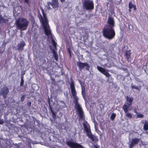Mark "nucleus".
Returning a JSON list of instances; mask_svg holds the SVG:
<instances>
[{"label": "nucleus", "mask_w": 148, "mask_h": 148, "mask_svg": "<svg viewBox=\"0 0 148 148\" xmlns=\"http://www.w3.org/2000/svg\"><path fill=\"white\" fill-rule=\"evenodd\" d=\"M26 45L25 43L23 41H22L20 43H18L17 45L18 50L22 51L24 49V47Z\"/></svg>", "instance_id": "nucleus-16"}, {"label": "nucleus", "mask_w": 148, "mask_h": 148, "mask_svg": "<svg viewBox=\"0 0 148 148\" xmlns=\"http://www.w3.org/2000/svg\"><path fill=\"white\" fill-rule=\"evenodd\" d=\"M107 23L108 25L106 26L114 28L115 26V21L114 18L112 16H109L108 18Z\"/></svg>", "instance_id": "nucleus-10"}, {"label": "nucleus", "mask_w": 148, "mask_h": 148, "mask_svg": "<svg viewBox=\"0 0 148 148\" xmlns=\"http://www.w3.org/2000/svg\"><path fill=\"white\" fill-rule=\"evenodd\" d=\"M4 122L3 120L0 119V124L3 125L4 123Z\"/></svg>", "instance_id": "nucleus-31"}, {"label": "nucleus", "mask_w": 148, "mask_h": 148, "mask_svg": "<svg viewBox=\"0 0 148 148\" xmlns=\"http://www.w3.org/2000/svg\"><path fill=\"white\" fill-rule=\"evenodd\" d=\"M3 53V52H0V53Z\"/></svg>", "instance_id": "nucleus-41"}, {"label": "nucleus", "mask_w": 148, "mask_h": 148, "mask_svg": "<svg viewBox=\"0 0 148 148\" xmlns=\"http://www.w3.org/2000/svg\"><path fill=\"white\" fill-rule=\"evenodd\" d=\"M129 108L127 106L124 105L122 107V109L125 114V116L129 119H131L132 117V114L128 112Z\"/></svg>", "instance_id": "nucleus-11"}, {"label": "nucleus", "mask_w": 148, "mask_h": 148, "mask_svg": "<svg viewBox=\"0 0 148 148\" xmlns=\"http://www.w3.org/2000/svg\"><path fill=\"white\" fill-rule=\"evenodd\" d=\"M48 5H51L53 8H58L59 7L58 0H52L51 2H49Z\"/></svg>", "instance_id": "nucleus-14"}, {"label": "nucleus", "mask_w": 148, "mask_h": 148, "mask_svg": "<svg viewBox=\"0 0 148 148\" xmlns=\"http://www.w3.org/2000/svg\"><path fill=\"white\" fill-rule=\"evenodd\" d=\"M77 64L79 69L82 70L85 67H86V69L87 70H89L90 66L88 63L86 62L83 63L80 62H77Z\"/></svg>", "instance_id": "nucleus-7"}, {"label": "nucleus", "mask_w": 148, "mask_h": 148, "mask_svg": "<svg viewBox=\"0 0 148 148\" xmlns=\"http://www.w3.org/2000/svg\"><path fill=\"white\" fill-rule=\"evenodd\" d=\"M25 2L27 4H28L29 3V0H24Z\"/></svg>", "instance_id": "nucleus-37"}, {"label": "nucleus", "mask_w": 148, "mask_h": 148, "mask_svg": "<svg viewBox=\"0 0 148 148\" xmlns=\"http://www.w3.org/2000/svg\"><path fill=\"white\" fill-rule=\"evenodd\" d=\"M83 7L86 10H92L94 8V3L92 0H85L82 3Z\"/></svg>", "instance_id": "nucleus-6"}, {"label": "nucleus", "mask_w": 148, "mask_h": 148, "mask_svg": "<svg viewBox=\"0 0 148 148\" xmlns=\"http://www.w3.org/2000/svg\"><path fill=\"white\" fill-rule=\"evenodd\" d=\"M133 100V98L132 97L127 96L126 100L127 103H124L122 107H123L125 105L127 106L128 108H129L132 106Z\"/></svg>", "instance_id": "nucleus-13"}, {"label": "nucleus", "mask_w": 148, "mask_h": 148, "mask_svg": "<svg viewBox=\"0 0 148 148\" xmlns=\"http://www.w3.org/2000/svg\"><path fill=\"white\" fill-rule=\"evenodd\" d=\"M67 51L70 57V58H71V50L69 47L68 48Z\"/></svg>", "instance_id": "nucleus-28"}, {"label": "nucleus", "mask_w": 148, "mask_h": 148, "mask_svg": "<svg viewBox=\"0 0 148 148\" xmlns=\"http://www.w3.org/2000/svg\"><path fill=\"white\" fill-rule=\"evenodd\" d=\"M53 118L54 119H55L56 118V113L54 112V111L51 112Z\"/></svg>", "instance_id": "nucleus-27"}, {"label": "nucleus", "mask_w": 148, "mask_h": 148, "mask_svg": "<svg viewBox=\"0 0 148 148\" xmlns=\"http://www.w3.org/2000/svg\"><path fill=\"white\" fill-rule=\"evenodd\" d=\"M15 23L18 29L24 30L28 26L29 21L26 18H21L18 19Z\"/></svg>", "instance_id": "nucleus-4"}, {"label": "nucleus", "mask_w": 148, "mask_h": 148, "mask_svg": "<svg viewBox=\"0 0 148 148\" xmlns=\"http://www.w3.org/2000/svg\"><path fill=\"white\" fill-rule=\"evenodd\" d=\"M53 80H55V79H53Z\"/></svg>", "instance_id": "nucleus-40"}, {"label": "nucleus", "mask_w": 148, "mask_h": 148, "mask_svg": "<svg viewBox=\"0 0 148 148\" xmlns=\"http://www.w3.org/2000/svg\"><path fill=\"white\" fill-rule=\"evenodd\" d=\"M9 92V89L7 87H3L1 89V93L4 99L7 98V95Z\"/></svg>", "instance_id": "nucleus-12"}, {"label": "nucleus", "mask_w": 148, "mask_h": 148, "mask_svg": "<svg viewBox=\"0 0 148 148\" xmlns=\"http://www.w3.org/2000/svg\"><path fill=\"white\" fill-rule=\"evenodd\" d=\"M66 144L71 148H84L80 144L71 141L67 142Z\"/></svg>", "instance_id": "nucleus-8"}, {"label": "nucleus", "mask_w": 148, "mask_h": 148, "mask_svg": "<svg viewBox=\"0 0 148 148\" xmlns=\"http://www.w3.org/2000/svg\"><path fill=\"white\" fill-rule=\"evenodd\" d=\"M116 115L115 113H112L110 117V119L112 121L114 120L116 116Z\"/></svg>", "instance_id": "nucleus-23"}, {"label": "nucleus", "mask_w": 148, "mask_h": 148, "mask_svg": "<svg viewBox=\"0 0 148 148\" xmlns=\"http://www.w3.org/2000/svg\"><path fill=\"white\" fill-rule=\"evenodd\" d=\"M130 51V50H127L125 53V58L128 62L129 61V59L131 58Z\"/></svg>", "instance_id": "nucleus-17"}, {"label": "nucleus", "mask_w": 148, "mask_h": 148, "mask_svg": "<svg viewBox=\"0 0 148 148\" xmlns=\"http://www.w3.org/2000/svg\"><path fill=\"white\" fill-rule=\"evenodd\" d=\"M65 0H60L62 2H63L65 1Z\"/></svg>", "instance_id": "nucleus-39"}, {"label": "nucleus", "mask_w": 148, "mask_h": 148, "mask_svg": "<svg viewBox=\"0 0 148 148\" xmlns=\"http://www.w3.org/2000/svg\"><path fill=\"white\" fill-rule=\"evenodd\" d=\"M134 5L132 4V2L130 1L129 3V10H131L133 8Z\"/></svg>", "instance_id": "nucleus-25"}, {"label": "nucleus", "mask_w": 148, "mask_h": 148, "mask_svg": "<svg viewBox=\"0 0 148 148\" xmlns=\"http://www.w3.org/2000/svg\"><path fill=\"white\" fill-rule=\"evenodd\" d=\"M134 113H136L137 114L138 113V112H137V109H134Z\"/></svg>", "instance_id": "nucleus-33"}, {"label": "nucleus", "mask_w": 148, "mask_h": 148, "mask_svg": "<svg viewBox=\"0 0 148 148\" xmlns=\"http://www.w3.org/2000/svg\"><path fill=\"white\" fill-rule=\"evenodd\" d=\"M25 95H23L22 96V97H21V102H23V101H24V100H25Z\"/></svg>", "instance_id": "nucleus-30"}, {"label": "nucleus", "mask_w": 148, "mask_h": 148, "mask_svg": "<svg viewBox=\"0 0 148 148\" xmlns=\"http://www.w3.org/2000/svg\"><path fill=\"white\" fill-rule=\"evenodd\" d=\"M7 20L4 19L1 15H0V23H5L7 22Z\"/></svg>", "instance_id": "nucleus-22"}, {"label": "nucleus", "mask_w": 148, "mask_h": 148, "mask_svg": "<svg viewBox=\"0 0 148 148\" xmlns=\"http://www.w3.org/2000/svg\"><path fill=\"white\" fill-rule=\"evenodd\" d=\"M51 51L53 54V56L54 59L56 61H58V56L57 52L53 49H51Z\"/></svg>", "instance_id": "nucleus-18"}, {"label": "nucleus", "mask_w": 148, "mask_h": 148, "mask_svg": "<svg viewBox=\"0 0 148 148\" xmlns=\"http://www.w3.org/2000/svg\"><path fill=\"white\" fill-rule=\"evenodd\" d=\"M42 11L43 17L40 14V21L42 22V26L44 29L45 33L48 36L49 35L51 36L52 34L46 14L43 10H42Z\"/></svg>", "instance_id": "nucleus-2"}, {"label": "nucleus", "mask_w": 148, "mask_h": 148, "mask_svg": "<svg viewBox=\"0 0 148 148\" xmlns=\"http://www.w3.org/2000/svg\"><path fill=\"white\" fill-rule=\"evenodd\" d=\"M143 129L145 131H147L148 130V121H145Z\"/></svg>", "instance_id": "nucleus-19"}, {"label": "nucleus", "mask_w": 148, "mask_h": 148, "mask_svg": "<svg viewBox=\"0 0 148 148\" xmlns=\"http://www.w3.org/2000/svg\"><path fill=\"white\" fill-rule=\"evenodd\" d=\"M82 94L83 98L85 99L86 95L85 90H82Z\"/></svg>", "instance_id": "nucleus-26"}, {"label": "nucleus", "mask_w": 148, "mask_h": 148, "mask_svg": "<svg viewBox=\"0 0 148 148\" xmlns=\"http://www.w3.org/2000/svg\"><path fill=\"white\" fill-rule=\"evenodd\" d=\"M82 90H85V88L84 86H82L81 88Z\"/></svg>", "instance_id": "nucleus-35"}, {"label": "nucleus", "mask_w": 148, "mask_h": 148, "mask_svg": "<svg viewBox=\"0 0 148 148\" xmlns=\"http://www.w3.org/2000/svg\"><path fill=\"white\" fill-rule=\"evenodd\" d=\"M27 105L29 106H30L31 105V102H29L28 103H27Z\"/></svg>", "instance_id": "nucleus-36"}, {"label": "nucleus", "mask_w": 148, "mask_h": 148, "mask_svg": "<svg viewBox=\"0 0 148 148\" xmlns=\"http://www.w3.org/2000/svg\"><path fill=\"white\" fill-rule=\"evenodd\" d=\"M49 109L50 110V111L51 112H53L51 106L49 104Z\"/></svg>", "instance_id": "nucleus-32"}, {"label": "nucleus", "mask_w": 148, "mask_h": 148, "mask_svg": "<svg viewBox=\"0 0 148 148\" xmlns=\"http://www.w3.org/2000/svg\"><path fill=\"white\" fill-rule=\"evenodd\" d=\"M140 141L139 138H135L132 139L129 146V148H132L134 145L137 144Z\"/></svg>", "instance_id": "nucleus-15"}, {"label": "nucleus", "mask_w": 148, "mask_h": 148, "mask_svg": "<svg viewBox=\"0 0 148 148\" xmlns=\"http://www.w3.org/2000/svg\"><path fill=\"white\" fill-rule=\"evenodd\" d=\"M129 10V11H130V10Z\"/></svg>", "instance_id": "nucleus-42"}, {"label": "nucleus", "mask_w": 148, "mask_h": 148, "mask_svg": "<svg viewBox=\"0 0 148 148\" xmlns=\"http://www.w3.org/2000/svg\"><path fill=\"white\" fill-rule=\"evenodd\" d=\"M133 7L134 8V10H136V6L135 5H134Z\"/></svg>", "instance_id": "nucleus-38"}, {"label": "nucleus", "mask_w": 148, "mask_h": 148, "mask_svg": "<svg viewBox=\"0 0 148 148\" xmlns=\"http://www.w3.org/2000/svg\"><path fill=\"white\" fill-rule=\"evenodd\" d=\"M25 74V71H23V72L22 73L21 75V77L22 76H23V77H24L23 75Z\"/></svg>", "instance_id": "nucleus-34"}, {"label": "nucleus", "mask_w": 148, "mask_h": 148, "mask_svg": "<svg viewBox=\"0 0 148 148\" xmlns=\"http://www.w3.org/2000/svg\"><path fill=\"white\" fill-rule=\"evenodd\" d=\"M144 116V115L142 114H138L137 115V118H143Z\"/></svg>", "instance_id": "nucleus-29"}, {"label": "nucleus", "mask_w": 148, "mask_h": 148, "mask_svg": "<svg viewBox=\"0 0 148 148\" xmlns=\"http://www.w3.org/2000/svg\"><path fill=\"white\" fill-rule=\"evenodd\" d=\"M131 88L132 89H134L137 90H138L139 91H140V90L141 86H140L138 87L134 86L133 84H132L131 85Z\"/></svg>", "instance_id": "nucleus-20"}, {"label": "nucleus", "mask_w": 148, "mask_h": 148, "mask_svg": "<svg viewBox=\"0 0 148 148\" xmlns=\"http://www.w3.org/2000/svg\"><path fill=\"white\" fill-rule=\"evenodd\" d=\"M84 130L86 133L87 136L91 139V140L94 142L98 140V138L95 136H94L92 134L91 131L90 127L89 124L86 121L84 122L83 123Z\"/></svg>", "instance_id": "nucleus-5"}, {"label": "nucleus", "mask_w": 148, "mask_h": 148, "mask_svg": "<svg viewBox=\"0 0 148 148\" xmlns=\"http://www.w3.org/2000/svg\"><path fill=\"white\" fill-rule=\"evenodd\" d=\"M70 87L71 94L74 98L73 102L75 104V108L78 112V117L81 120H85V117L84 112L82 108L78 103V99L77 96V93L75 89L74 83L73 80L71 81Z\"/></svg>", "instance_id": "nucleus-1"}, {"label": "nucleus", "mask_w": 148, "mask_h": 148, "mask_svg": "<svg viewBox=\"0 0 148 148\" xmlns=\"http://www.w3.org/2000/svg\"><path fill=\"white\" fill-rule=\"evenodd\" d=\"M24 77L23 76L21 77V81L20 84V86H23L24 84V81L23 80Z\"/></svg>", "instance_id": "nucleus-24"}, {"label": "nucleus", "mask_w": 148, "mask_h": 148, "mask_svg": "<svg viewBox=\"0 0 148 148\" xmlns=\"http://www.w3.org/2000/svg\"><path fill=\"white\" fill-rule=\"evenodd\" d=\"M51 42L55 49L56 50H57V43L53 38L51 40Z\"/></svg>", "instance_id": "nucleus-21"}, {"label": "nucleus", "mask_w": 148, "mask_h": 148, "mask_svg": "<svg viewBox=\"0 0 148 148\" xmlns=\"http://www.w3.org/2000/svg\"><path fill=\"white\" fill-rule=\"evenodd\" d=\"M103 36L110 40L114 38L116 33L114 28L105 26L102 32Z\"/></svg>", "instance_id": "nucleus-3"}, {"label": "nucleus", "mask_w": 148, "mask_h": 148, "mask_svg": "<svg viewBox=\"0 0 148 148\" xmlns=\"http://www.w3.org/2000/svg\"><path fill=\"white\" fill-rule=\"evenodd\" d=\"M98 70L104 75L106 77H108L111 76L110 74L108 73V71L106 70L104 68L99 66H97Z\"/></svg>", "instance_id": "nucleus-9"}]
</instances>
